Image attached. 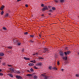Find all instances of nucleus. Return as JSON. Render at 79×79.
I'll list each match as a JSON object with an SVG mask.
<instances>
[{
    "instance_id": "9",
    "label": "nucleus",
    "mask_w": 79,
    "mask_h": 79,
    "mask_svg": "<svg viewBox=\"0 0 79 79\" xmlns=\"http://www.w3.org/2000/svg\"><path fill=\"white\" fill-rule=\"evenodd\" d=\"M60 55L62 58L64 56V53L62 52H60Z\"/></svg>"
},
{
    "instance_id": "10",
    "label": "nucleus",
    "mask_w": 79,
    "mask_h": 79,
    "mask_svg": "<svg viewBox=\"0 0 79 79\" xmlns=\"http://www.w3.org/2000/svg\"><path fill=\"white\" fill-rule=\"evenodd\" d=\"M5 6L2 5L0 8L1 10V11H3V9L5 8Z\"/></svg>"
},
{
    "instance_id": "37",
    "label": "nucleus",
    "mask_w": 79,
    "mask_h": 79,
    "mask_svg": "<svg viewBox=\"0 0 79 79\" xmlns=\"http://www.w3.org/2000/svg\"><path fill=\"white\" fill-rule=\"evenodd\" d=\"M57 65H60V62L58 61L57 62Z\"/></svg>"
},
{
    "instance_id": "47",
    "label": "nucleus",
    "mask_w": 79,
    "mask_h": 79,
    "mask_svg": "<svg viewBox=\"0 0 79 79\" xmlns=\"http://www.w3.org/2000/svg\"><path fill=\"white\" fill-rule=\"evenodd\" d=\"M41 16H44V14L42 15H41Z\"/></svg>"
},
{
    "instance_id": "42",
    "label": "nucleus",
    "mask_w": 79,
    "mask_h": 79,
    "mask_svg": "<svg viewBox=\"0 0 79 79\" xmlns=\"http://www.w3.org/2000/svg\"><path fill=\"white\" fill-rule=\"evenodd\" d=\"M31 76H34V73H32V74H31Z\"/></svg>"
},
{
    "instance_id": "19",
    "label": "nucleus",
    "mask_w": 79,
    "mask_h": 79,
    "mask_svg": "<svg viewBox=\"0 0 79 79\" xmlns=\"http://www.w3.org/2000/svg\"><path fill=\"white\" fill-rule=\"evenodd\" d=\"M33 78L34 79H37V76L35 75L33 76Z\"/></svg>"
},
{
    "instance_id": "28",
    "label": "nucleus",
    "mask_w": 79,
    "mask_h": 79,
    "mask_svg": "<svg viewBox=\"0 0 79 79\" xmlns=\"http://www.w3.org/2000/svg\"><path fill=\"white\" fill-rule=\"evenodd\" d=\"M3 13H4V12H3V11H2L1 12V15H3Z\"/></svg>"
},
{
    "instance_id": "46",
    "label": "nucleus",
    "mask_w": 79,
    "mask_h": 79,
    "mask_svg": "<svg viewBox=\"0 0 79 79\" xmlns=\"http://www.w3.org/2000/svg\"><path fill=\"white\" fill-rule=\"evenodd\" d=\"M49 11H50V12H52V10L51 9L50 10H49Z\"/></svg>"
},
{
    "instance_id": "33",
    "label": "nucleus",
    "mask_w": 79,
    "mask_h": 79,
    "mask_svg": "<svg viewBox=\"0 0 79 79\" xmlns=\"http://www.w3.org/2000/svg\"><path fill=\"white\" fill-rule=\"evenodd\" d=\"M34 68H35V69H39V68H37L36 67V66H35L34 67Z\"/></svg>"
},
{
    "instance_id": "25",
    "label": "nucleus",
    "mask_w": 79,
    "mask_h": 79,
    "mask_svg": "<svg viewBox=\"0 0 79 79\" xmlns=\"http://www.w3.org/2000/svg\"><path fill=\"white\" fill-rule=\"evenodd\" d=\"M2 29L3 30H7L6 28V27H2Z\"/></svg>"
},
{
    "instance_id": "11",
    "label": "nucleus",
    "mask_w": 79,
    "mask_h": 79,
    "mask_svg": "<svg viewBox=\"0 0 79 79\" xmlns=\"http://www.w3.org/2000/svg\"><path fill=\"white\" fill-rule=\"evenodd\" d=\"M5 56V54L3 52H0V56Z\"/></svg>"
},
{
    "instance_id": "30",
    "label": "nucleus",
    "mask_w": 79,
    "mask_h": 79,
    "mask_svg": "<svg viewBox=\"0 0 79 79\" xmlns=\"http://www.w3.org/2000/svg\"><path fill=\"white\" fill-rule=\"evenodd\" d=\"M41 7H44V6H44V4H42L41 5Z\"/></svg>"
},
{
    "instance_id": "24",
    "label": "nucleus",
    "mask_w": 79,
    "mask_h": 79,
    "mask_svg": "<svg viewBox=\"0 0 79 79\" xmlns=\"http://www.w3.org/2000/svg\"><path fill=\"white\" fill-rule=\"evenodd\" d=\"M31 63H35V60H31Z\"/></svg>"
},
{
    "instance_id": "59",
    "label": "nucleus",
    "mask_w": 79,
    "mask_h": 79,
    "mask_svg": "<svg viewBox=\"0 0 79 79\" xmlns=\"http://www.w3.org/2000/svg\"><path fill=\"white\" fill-rule=\"evenodd\" d=\"M0 63H1V60H0Z\"/></svg>"
},
{
    "instance_id": "44",
    "label": "nucleus",
    "mask_w": 79,
    "mask_h": 79,
    "mask_svg": "<svg viewBox=\"0 0 79 79\" xmlns=\"http://www.w3.org/2000/svg\"><path fill=\"white\" fill-rule=\"evenodd\" d=\"M17 73H19V74H20V72H19V71L17 72Z\"/></svg>"
},
{
    "instance_id": "54",
    "label": "nucleus",
    "mask_w": 79,
    "mask_h": 79,
    "mask_svg": "<svg viewBox=\"0 0 79 79\" xmlns=\"http://www.w3.org/2000/svg\"><path fill=\"white\" fill-rule=\"evenodd\" d=\"M61 71H64V69H61Z\"/></svg>"
},
{
    "instance_id": "8",
    "label": "nucleus",
    "mask_w": 79,
    "mask_h": 79,
    "mask_svg": "<svg viewBox=\"0 0 79 79\" xmlns=\"http://www.w3.org/2000/svg\"><path fill=\"white\" fill-rule=\"evenodd\" d=\"M16 42H17V45H18V46L21 45V42H19L18 40H17Z\"/></svg>"
},
{
    "instance_id": "4",
    "label": "nucleus",
    "mask_w": 79,
    "mask_h": 79,
    "mask_svg": "<svg viewBox=\"0 0 79 79\" xmlns=\"http://www.w3.org/2000/svg\"><path fill=\"white\" fill-rule=\"evenodd\" d=\"M62 59L65 61H67V60L68 59V57L66 56H65V57L63 56V57H62Z\"/></svg>"
},
{
    "instance_id": "43",
    "label": "nucleus",
    "mask_w": 79,
    "mask_h": 79,
    "mask_svg": "<svg viewBox=\"0 0 79 79\" xmlns=\"http://www.w3.org/2000/svg\"><path fill=\"white\" fill-rule=\"evenodd\" d=\"M38 35L40 37H42V36L41 35H40V34H39Z\"/></svg>"
},
{
    "instance_id": "27",
    "label": "nucleus",
    "mask_w": 79,
    "mask_h": 79,
    "mask_svg": "<svg viewBox=\"0 0 79 79\" xmlns=\"http://www.w3.org/2000/svg\"><path fill=\"white\" fill-rule=\"evenodd\" d=\"M26 76H31V74H28L26 75Z\"/></svg>"
},
{
    "instance_id": "22",
    "label": "nucleus",
    "mask_w": 79,
    "mask_h": 79,
    "mask_svg": "<svg viewBox=\"0 0 79 79\" xmlns=\"http://www.w3.org/2000/svg\"><path fill=\"white\" fill-rule=\"evenodd\" d=\"M7 48H8V50L11 49L12 48V46H8L7 47Z\"/></svg>"
},
{
    "instance_id": "51",
    "label": "nucleus",
    "mask_w": 79,
    "mask_h": 79,
    "mask_svg": "<svg viewBox=\"0 0 79 79\" xmlns=\"http://www.w3.org/2000/svg\"><path fill=\"white\" fill-rule=\"evenodd\" d=\"M21 0H17V2H19V1H21Z\"/></svg>"
},
{
    "instance_id": "7",
    "label": "nucleus",
    "mask_w": 79,
    "mask_h": 79,
    "mask_svg": "<svg viewBox=\"0 0 79 79\" xmlns=\"http://www.w3.org/2000/svg\"><path fill=\"white\" fill-rule=\"evenodd\" d=\"M43 76L44 78V79H50V77L49 76H47L46 75H43Z\"/></svg>"
},
{
    "instance_id": "32",
    "label": "nucleus",
    "mask_w": 79,
    "mask_h": 79,
    "mask_svg": "<svg viewBox=\"0 0 79 79\" xmlns=\"http://www.w3.org/2000/svg\"><path fill=\"white\" fill-rule=\"evenodd\" d=\"M24 34H25V35H27V34H28V33L27 32H25L24 33Z\"/></svg>"
},
{
    "instance_id": "41",
    "label": "nucleus",
    "mask_w": 79,
    "mask_h": 79,
    "mask_svg": "<svg viewBox=\"0 0 79 79\" xmlns=\"http://www.w3.org/2000/svg\"><path fill=\"white\" fill-rule=\"evenodd\" d=\"M25 7H26V8H27V7H28V5L27 4H26Z\"/></svg>"
},
{
    "instance_id": "60",
    "label": "nucleus",
    "mask_w": 79,
    "mask_h": 79,
    "mask_svg": "<svg viewBox=\"0 0 79 79\" xmlns=\"http://www.w3.org/2000/svg\"><path fill=\"white\" fill-rule=\"evenodd\" d=\"M78 18H79V16H78Z\"/></svg>"
},
{
    "instance_id": "29",
    "label": "nucleus",
    "mask_w": 79,
    "mask_h": 79,
    "mask_svg": "<svg viewBox=\"0 0 79 79\" xmlns=\"http://www.w3.org/2000/svg\"><path fill=\"white\" fill-rule=\"evenodd\" d=\"M52 66H50L49 67V69H50V70H52Z\"/></svg>"
},
{
    "instance_id": "55",
    "label": "nucleus",
    "mask_w": 79,
    "mask_h": 79,
    "mask_svg": "<svg viewBox=\"0 0 79 79\" xmlns=\"http://www.w3.org/2000/svg\"><path fill=\"white\" fill-rule=\"evenodd\" d=\"M22 51H23V52H24V49H23Z\"/></svg>"
},
{
    "instance_id": "1",
    "label": "nucleus",
    "mask_w": 79,
    "mask_h": 79,
    "mask_svg": "<svg viewBox=\"0 0 79 79\" xmlns=\"http://www.w3.org/2000/svg\"><path fill=\"white\" fill-rule=\"evenodd\" d=\"M48 7L47 6H44L43 8L41 10L42 12H44V11H45L46 10H48Z\"/></svg>"
},
{
    "instance_id": "49",
    "label": "nucleus",
    "mask_w": 79,
    "mask_h": 79,
    "mask_svg": "<svg viewBox=\"0 0 79 79\" xmlns=\"http://www.w3.org/2000/svg\"><path fill=\"white\" fill-rule=\"evenodd\" d=\"M33 55H36V53H34Z\"/></svg>"
},
{
    "instance_id": "20",
    "label": "nucleus",
    "mask_w": 79,
    "mask_h": 79,
    "mask_svg": "<svg viewBox=\"0 0 79 79\" xmlns=\"http://www.w3.org/2000/svg\"><path fill=\"white\" fill-rule=\"evenodd\" d=\"M51 8L52 9L53 11H54V10H56V8H55V7H52Z\"/></svg>"
},
{
    "instance_id": "39",
    "label": "nucleus",
    "mask_w": 79,
    "mask_h": 79,
    "mask_svg": "<svg viewBox=\"0 0 79 79\" xmlns=\"http://www.w3.org/2000/svg\"><path fill=\"white\" fill-rule=\"evenodd\" d=\"M27 72H28V73H31V72L30 71H29V70H27Z\"/></svg>"
},
{
    "instance_id": "50",
    "label": "nucleus",
    "mask_w": 79,
    "mask_h": 79,
    "mask_svg": "<svg viewBox=\"0 0 79 79\" xmlns=\"http://www.w3.org/2000/svg\"><path fill=\"white\" fill-rule=\"evenodd\" d=\"M2 70L0 69V72H2Z\"/></svg>"
},
{
    "instance_id": "40",
    "label": "nucleus",
    "mask_w": 79,
    "mask_h": 79,
    "mask_svg": "<svg viewBox=\"0 0 79 79\" xmlns=\"http://www.w3.org/2000/svg\"><path fill=\"white\" fill-rule=\"evenodd\" d=\"M55 2H56V3H58V1L57 0H55Z\"/></svg>"
},
{
    "instance_id": "17",
    "label": "nucleus",
    "mask_w": 79,
    "mask_h": 79,
    "mask_svg": "<svg viewBox=\"0 0 79 79\" xmlns=\"http://www.w3.org/2000/svg\"><path fill=\"white\" fill-rule=\"evenodd\" d=\"M30 71H31V73H33V72H34V69H33L32 68H31L30 69Z\"/></svg>"
},
{
    "instance_id": "13",
    "label": "nucleus",
    "mask_w": 79,
    "mask_h": 79,
    "mask_svg": "<svg viewBox=\"0 0 79 79\" xmlns=\"http://www.w3.org/2000/svg\"><path fill=\"white\" fill-rule=\"evenodd\" d=\"M44 50L45 51L44 53H45L46 52H48V48H44Z\"/></svg>"
},
{
    "instance_id": "53",
    "label": "nucleus",
    "mask_w": 79,
    "mask_h": 79,
    "mask_svg": "<svg viewBox=\"0 0 79 79\" xmlns=\"http://www.w3.org/2000/svg\"><path fill=\"white\" fill-rule=\"evenodd\" d=\"M8 66H12V65H8Z\"/></svg>"
},
{
    "instance_id": "12",
    "label": "nucleus",
    "mask_w": 79,
    "mask_h": 79,
    "mask_svg": "<svg viewBox=\"0 0 79 79\" xmlns=\"http://www.w3.org/2000/svg\"><path fill=\"white\" fill-rule=\"evenodd\" d=\"M64 0H59V2L60 3H63L64 2Z\"/></svg>"
},
{
    "instance_id": "45",
    "label": "nucleus",
    "mask_w": 79,
    "mask_h": 79,
    "mask_svg": "<svg viewBox=\"0 0 79 79\" xmlns=\"http://www.w3.org/2000/svg\"><path fill=\"white\" fill-rule=\"evenodd\" d=\"M65 49H66H66H67V48H68V47L66 46V47H65Z\"/></svg>"
},
{
    "instance_id": "6",
    "label": "nucleus",
    "mask_w": 79,
    "mask_h": 79,
    "mask_svg": "<svg viewBox=\"0 0 79 79\" xmlns=\"http://www.w3.org/2000/svg\"><path fill=\"white\" fill-rule=\"evenodd\" d=\"M36 65H37V66H42V63L41 62H38L37 64Z\"/></svg>"
},
{
    "instance_id": "35",
    "label": "nucleus",
    "mask_w": 79,
    "mask_h": 79,
    "mask_svg": "<svg viewBox=\"0 0 79 79\" xmlns=\"http://www.w3.org/2000/svg\"><path fill=\"white\" fill-rule=\"evenodd\" d=\"M39 59H42V60H44V58H42V57H39Z\"/></svg>"
},
{
    "instance_id": "16",
    "label": "nucleus",
    "mask_w": 79,
    "mask_h": 79,
    "mask_svg": "<svg viewBox=\"0 0 79 79\" xmlns=\"http://www.w3.org/2000/svg\"><path fill=\"white\" fill-rule=\"evenodd\" d=\"M28 65L30 66H34V64L32 63H30L28 64Z\"/></svg>"
},
{
    "instance_id": "18",
    "label": "nucleus",
    "mask_w": 79,
    "mask_h": 79,
    "mask_svg": "<svg viewBox=\"0 0 79 79\" xmlns=\"http://www.w3.org/2000/svg\"><path fill=\"white\" fill-rule=\"evenodd\" d=\"M8 75H9V76H10V77H13V76L12 74L9 73L8 74Z\"/></svg>"
},
{
    "instance_id": "57",
    "label": "nucleus",
    "mask_w": 79,
    "mask_h": 79,
    "mask_svg": "<svg viewBox=\"0 0 79 79\" xmlns=\"http://www.w3.org/2000/svg\"><path fill=\"white\" fill-rule=\"evenodd\" d=\"M43 43H44L45 44V42H44V41H43Z\"/></svg>"
},
{
    "instance_id": "23",
    "label": "nucleus",
    "mask_w": 79,
    "mask_h": 79,
    "mask_svg": "<svg viewBox=\"0 0 79 79\" xmlns=\"http://www.w3.org/2000/svg\"><path fill=\"white\" fill-rule=\"evenodd\" d=\"M52 69L54 70H57V68L55 67H54L53 68H52Z\"/></svg>"
},
{
    "instance_id": "2",
    "label": "nucleus",
    "mask_w": 79,
    "mask_h": 79,
    "mask_svg": "<svg viewBox=\"0 0 79 79\" xmlns=\"http://www.w3.org/2000/svg\"><path fill=\"white\" fill-rule=\"evenodd\" d=\"M71 51H68L67 52H64V53L65 55V56H67V55H69Z\"/></svg>"
},
{
    "instance_id": "15",
    "label": "nucleus",
    "mask_w": 79,
    "mask_h": 79,
    "mask_svg": "<svg viewBox=\"0 0 79 79\" xmlns=\"http://www.w3.org/2000/svg\"><path fill=\"white\" fill-rule=\"evenodd\" d=\"M23 58L25 60H30V58L28 57H24Z\"/></svg>"
},
{
    "instance_id": "36",
    "label": "nucleus",
    "mask_w": 79,
    "mask_h": 79,
    "mask_svg": "<svg viewBox=\"0 0 79 79\" xmlns=\"http://www.w3.org/2000/svg\"><path fill=\"white\" fill-rule=\"evenodd\" d=\"M0 76H3V74L2 73H0Z\"/></svg>"
},
{
    "instance_id": "14",
    "label": "nucleus",
    "mask_w": 79,
    "mask_h": 79,
    "mask_svg": "<svg viewBox=\"0 0 79 79\" xmlns=\"http://www.w3.org/2000/svg\"><path fill=\"white\" fill-rule=\"evenodd\" d=\"M29 43H31V44H34V41L32 40H29Z\"/></svg>"
},
{
    "instance_id": "38",
    "label": "nucleus",
    "mask_w": 79,
    "mask_h": 79,
    "mask_svg": "<svg viewBox=\"0 0 79 79\" xmlns=\"http://www.w3.org/2000/svg\"><path fill=\"white\" fill-rule=\"evenodd\" d=\"M52 7L51 6H48V8H50V9H51V8H52Z\"/></svg>"
},
{
    "instance_id": "52",
    "label": "nucleus",
    "mask_w": 79,
    "mask_h": 79,
    "mask_svg": "<svg viewBox=\"0 0 79 79\" xmlns=\"http://www.w3.org/2000/svg\"><path fill=\"white\" fill-rule=\"evenodd\" d=\"M48 15H51V13H48Z\"/></svg>"
},
{
    "instance_id": "48",
    "label": "nucleus",
    "mask_w": 79,
    "mask_h": 79,
    "mask_svg": "<svg viewBox=\"0 0 79 79\" xmlns=\"http://www.w3.org/2000/svg\"><path fill=\"white\" fill-rule=\"evenodd\" d=\"M2 64L3 65H5V63H2Z\"/></svg>"
},
{
    "instance_id": "21",
    "label": "nucleus",
    "mask_w": 79,
    "mask_h": 79,
    "mask_svg": "<svg viewBox=\"0 0 79 79\" xmlns=\"http://www.w3.org/2000/svg\"><path fill=\"white\" fill-rule=\"evenodd\" d=\"M29 34L30 35V37H32V38H33L34 37V36H35L34 35H35L34 34V35H30V34Z\"/></svg>"
},
{
    "instance_id": "3",
    "label": "nucleus",
    "mask_w": 79,
    "mask_h": 79,
    "mask_svg": "<svg viewBox=\"0 0 79 79\" xmlns=\"http://www.w3.org/2000/svg\"><path fill=\"white\" fill-rule=\"evenodd\" d=\"M10 70L12 72H13L14 73H16V71L15 70V69L13 68H11Z\"/></svg>"
},
{
    "instance_id": "56",
    "label": "nucleus",
    "mask_w": 79,
    "mask_h": 79,
    "mask_svg": "<svg viewBox=\"0 0 79 79\" xmlns=\"http://www.w3.org/2000/svg\"><path fill=\"white\" fill-rule=\"evenodd\" d=\"M2 58H0V60H2Z\"/></svg>"
},
{
    "instance_id": "26",
    "label": "nucleus",
    "mask_w": 79,
    "mask_h": 79,
    "mask_svg": "<svg viewBox=\"0 0 79 79\" xmlns=\"http://www.w3.org/2000/svg\"><path fill=\"white\" fill-rule=\"evenodd\" d=\"M8 14L7 13L5 15V17H8Z\"/></svg>"
},
{
    "instance_id": "34",
    "label": "nucleus",
    "mask_w": 79,
    "mask_h": 79,
    "mask_svg": "<svg viewBox=\"0 0 79 79\" xmlns=\"http://www.w3.org/2000/svg\"><path fill=\"white\" fill-rule=\"evenodd\" d=\"M36 56H36V57L37 56V55H39V53L38 52H36Z\"/></svg>"
},
{
    "instance_id": "5",
    "label": "nucleus",
    "mask_w": 79,
    "mask_h": 79,
    "mask_svg": "<svg viewBox=\"0 0 79 79\" xmlns=\"http://www.w3.org/2000/svg\"><path fill=\"white\" fill-rule=\"evenodd\" d=\"M15 77L18 79H23V77L20 76L16 75Z\"/></svg>"
},
{
    "instance_id": "31",
    "label": "nucleus",
    "mask_w": 79,
    "mask_h": 79,
    "mask_svg": "<svg viewBox=\"0 0 79 79\" xmlns=\"http://www.w3.org/2000/svg\"><path fill=\"white\" fill-rule=\"evenodd\" d=\"M76 77H79V74H76Z\"/></svg>"
},
{
    "instance_id": "58",
    "label": "nucleus",
    "mask_w": 79,
    "mask_h": 79,
    "mask_svg": "<svg viewBox=\"0 0 79 79\" xmlns=\"http://www.w3.org/2000/svg\"><path fill=\"white\" fill-rule=\"evenodd\" d=\"M78 55H79V52H78Z\"/></svg>"
}]
</instances>
